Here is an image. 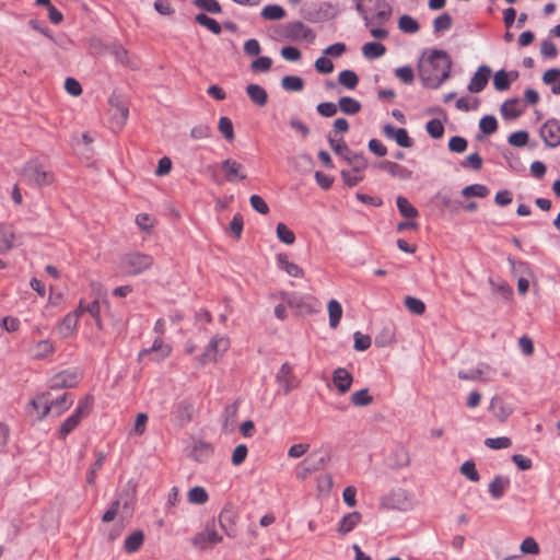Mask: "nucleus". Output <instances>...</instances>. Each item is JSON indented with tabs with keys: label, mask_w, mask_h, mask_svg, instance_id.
Listing matches in <instances>:
<instances>
[{
	"label": "nucleus",
	"mask_w": 560,
	"mask_h": 560,
	"mask_svg": "<svg viewBox=\"0 0 560 560\" xmlns=\"http://www.w3.org/2000/svg\"><path fill=\"white\" fill-rule=\"evenodd\" d=\"M451 66V59L444 50H432L428 59L419 65V73L423 85L431 89L441 86L450 77Z\"/></svg>",
	"instance_id": "1"
},
{
	"label": "nucleus",
	"mask_w": 560,
	"mask_h": 560,
	"mask_svg": "<svg viewBox=\"0 0 560 560\" xmlns=\"http://www.w3.org/2000/svg\"><path fill=\"white\" fill-rule=\"evenodd\" d=\"M276 37L280 40L313 43L316 34L301 21H293L279 25L276 30Z\"/></svg>",
	"instance_id": "2"
},
{
	"label": "nucleus",
	"mask_w": 560,
	"mask_h": 560,
	"mask_svg": "<svg viewBox=\"0 0 560 560\" xmlns=\"http://www.w3.org/2000/svg\"><path fill=\"white\" fill-rule=\"evenodd\" d=\"M93 406V397L86 395L82 398L75 408V410L61 423L58 438L65 440L77 427L80 424L83 418H85L91 411Z\"/></svg>",
	"instance_id": "3"
},
{
	"label": "nucleus",
	"mask_w": 560,
	"mask_h": 560,
	"mask_svg": "<svg viewBox=\"0 0 560 560\" xmlns=\"http://www.w3.org/2000/svg\"><path fill=\"white\" fill-rule=\"evenodd\" d=\"M133 505V494L129 491H121L117 494V498L109 504L108 509L102 516L104 523H109L115 520L116 516H120L122 520L130 517Z\"/></svg>",
	"instance_id": "4"
},
{
	"label": "nucleus",
	"mask_w": 560,
	"mask_h": 560,
	"mask_svg": "<svg viewBox=\"0 0 560 560\" xmlns=\"http://www.w3.org/2000/svg\"><path fill=\"white\" fill-rule=\"evenodd\" d=\"M153 261V257L149 254L132 252L121 257L120 268L128 276H137L150 269Z\"/></svg>",
	"instance_id": "5"
},
{
	"label": "nucleus",
	"mask_w": 560,
	"mask_h": 560,
	"mask_svg": "<svg viewBox=\"0 0 560 560\" xmlns=\"http://www.w3.org/2000/svg\"><path fill=\"white\" fill-rule=\"evenodd\" d=\"M22 177L26 184L33 186L49 185L54 180V175L47 172L38 160H32L26 163Z\"/></svg>",
	"instance_id": "6"
},
{
	"label": "nucleus",
	"mask_w": 560,
	"mask_h": 560,
	"mask_svg": "<svg viewBox=\"0 0 560 560\" xmlns=\"http://www.w3.org/2000/svg\"><path fill=\"white\" fill-rule=\"evenodd\" d=\"M229 348V338L222 335H215L211 338L202 354L199 357V363L205 365L217 362Z\"/></svg>",
	"instance_id": "7"
},
{
	"label": "nucleus",
	"mask_w": 560,
	"mask_h": 560,
	"mask_svg": "<svg viewBox=\"0 0 560 560\" xmlns=\"http://www.w3.org/2000/svg\"><path fill=\"white\" fill-rule=\"evenodd\" d=\"M282 300L300 314H311L316 311V300L308 295L281 292Z\"/></svg>",
	"instance_id": "8"
},
{
	"label": "nucleus",
	"mask_w": 560,
	"mask_h": 560,
	"mask_svg": "<svg viewBox=\"0 0 560 560\" xmlns=\"http://www.w3.org/2000/svg\"><path fill=\"white\" fill-rule=\"evenodd\" d=\"M222 540V536L218 533L214 522L208 523L205 529L191 539V544L200 550H206Z\"/></svg>",
	"instance_id": "9"
},
{
	"label": "nucleus",
	"mask_w": 560,
	"mask_h": 560,
	"mask_svg": "<svg viewBox=\"0 0 560 560\" xmlns=\"http://www.w3.org/2000/svg\"><path fill=\"white\" fill-rule=\"evenodd\" d=\"M82 374L78 369L65 370L49 378L48 385L51 389L74 387L81 380Z\"/></svg>",
	"instance_id": "10"
},
{
	"label": "nucleus",
	"mask_w": 560,
	"mask_h": 560,
	"mask_svg": "<svg viewBox=\"0 0 560 560\" xmlns=\"http://www.w3.org/2000/svg\"><path fill=\"white\" fill-rule=\"evenodd\" d=\"M540 137L549 148L560 145V121L558 119H548L540 128Z\"/></svg>",
	"instance_id": "11"
},
{
	"label": "nucleus",
	"mask_w": 560,
	"mask_h": 560,
	"mask_svg": "<svg viewBox=\"0 0 560 560\" xmlns=\"http://www.w3.org/2000/svg\"><path fill=\"white\" fill-rule=\"evenodd\" d=\"M382 132L387 139L394 140L399 147L410 148L413 144L405 128H396L390 124H386L383 126Z\"/></svg>",
	"instance_id": "12"
},
{
	"label": "nucleus",
	"mask_w": 560,
	"mask_h": 560,
	"mask_svg": "<svg viewBox=\"0 0 560 560\" xmlns=\"http://www.w3.org/2000/svg\"><path fill=\"white\" fill-rule=\"evenodd\" d=\"M493 417L499 422H504L513 412L514 406L500 396H494L489 406Z\"/></svg>",
	"instance_id": "13"
},
{
	"label": "nucleus",
	"mask_w": 560,
	"mask_h": 560,
	"mask_svg": "<svg viewBox=\"0 0 560 560\" xmlns=\"http://www.w3.org/2000/svg\"><path fill=\"white\" fill-rule=\"evenodd\" d=\"M381 505L387 510H406L408 505L407 494L404 490H394L385 495Z\"/></svg>",
	"instance_id": "14"
},
{
	"label": "nucleus",
	"mask_w": 560,
	"mask_h": 560,
	"mask_svg": "<svg viewBox=\"0 0 560 560\" xmlns=\"http://www.w3.org/2000/svg\"><path fill=\"white\" fill-rule=\"evenodd\" d=\"M491 69L488 66H480L468 83V91L471 93H479L483 91V89L488 84Z\"/></svg>",
	"instance_id": "15"
},
{
	"label": "nucleus",
	"mask_w": 560,
	"mask_h": 560,
	"mask_svg": "<svg viewBox=\"0 0 560 560\" xmlns=\"http://www.w3.org/2000/svg\"><path fill=\"white\" fill-rule=\"evenodd\" d=\"M276 381L284 395H288L296 387V383L289 363H283L277 373Z\"/></svg>",
	"instance_id": "16"
},
{
	"label": "nucleus",
	"mask_w": 560,
	"mask_h": 560,
	"mask_svg": "<svg viewBox=\"0 0 560 560\" xmlns=\"http://www.w3.org/2000/svg\"><path fill=\"white\" fill-rule=\"evenodd\" d=\"M192 413L194 405L186 399L176 402L173 409L174 421L180 427L187 424L191 420Z\"/></svg>",
	"instance_id": "17"
},
{
	"label": "nucleus",
	"mask_w": 560,
	"mask_h": 560,
	"mask_svg": "<svg viewBox=\"0 0 560 560\" xmlns=\"http://www.w3.org/2000/svg\"><path fill=\"white\" fill-rule=\"evenodd\" d=\"M109 104L112 106V114L110 118L115 126L118 128H121L129 116V109L128 107L117 97H110Z\"/></svg>",
	"instance_id": "18"
},
{
	"label": "nucleus",
	"mask_w": 560,
	"mask_h": 560,
	"mask_svg": "<svg viewBox=\"0 0 560 560\" xmlns=\"http://www.w3.org/2000/svg\"><path fill=\"white\" fill-rule=\"evenodd\" d=\"M221 167L225 172L229 182L244 180L247 177L244 166L235 160H224Z\"/></svg>",
	"instance_id": "19"
},
{
	"label": "nucleus",
	"mask_w": 560,
	"mask_h": 560,
	"mask_svg": "<svg viewBox=\"0 0 560 560\" xmlns=\"http://www.w3.org/2000/svg\"><path fill=\"white\" fill-rule=\"evenodd\" d=\"M332 383L339 394H346L352 386L353 376L345 368H337L332 372Z\"/></svg>",
	"instance_id": "20"
},
{
	"label": "nucleus",
	"mask_w": 560,
	"mask_h": 560,
	"mask_svg": "<svg viewBox=\"0 0 560 560\" xmlns=\"http://www.w3.org/2000/svg\"><path fill=\"white\" fill-rule=\"evenodd\" d=\"M55 352V343L50 339H43L34 342L30 349V354L37 360L48 358Z\"/></svg>",
	"instance_id": "21"
},
{
	"label": "nucleus",
	"mask_w": 560,
	"mask_h": 560,
	"mask_svg": "<svg viewBox=\"0 0 560 560\" xmlns=\"http://www.w3.org/2000/svg\"><path fill=\"white\" fill-rule=\"evenodd\" d=\"M378 167L386 171L393 177H397L402 180H407L412 177V171L396 162L383 161L378 164Z\"/></svg>",
	"instance_id": "22"
},
{
	"label": "nucleus",
	"mask_w": 560,
	"mask_h": 560,
	"mask_svg": "<svg viewBox=\"0 0 560 560\" xmlns=\"http://www.w3.org/2000/svg\"><path fill=\"white\" fill-rule=\"evenodd\" d=\"M79 320L78 312L68 313L58 326V331L61 338H69L74 335Z\"/></svg>",
	"instance_id": "23"
},
{
	"label": "nucleus",
	"mask_w": 560,
	"mask_h": 560,
	"mask_svg": "<svg viewBox=\"0 0 560 560\" xmlns=\"http://www.w3.org/2000/svg\"><path fill=\"white\" fill-rule=\"evenodd\" d=\"M30 406L37 412L38 419L43 420L50 415L51 406L49 405V393H40L31 401Z\"/></svg>",
	"instance_id": "24"
},
{
	"label": "nucleus",
	"mask_w": 560,
	"mask_h": 560,
	"mask_svg": "<svg viewBox=\"0 0 560 560\" xmlns=\"http://www.w3.org/2000/svg\"><path fill=\"white\" fill-rule=\"evenodd\" d=\"M277 267L280 270L287 272L290 277L293 278H303L304 271L303 269L293 261L289 260V257L285 254L277 255Z\"/></svg>",
	"instance_id": "25"
},
{
	"label": "nucleus",
	"mask_w": 560,
	"mask_h": 560,
	"mask_svg": "<svg viewBox=\"0 0 560 560\" xmlns=\"http://www.w3.org/2000/svg\"><path fill=\"white\" fill-rule=\"evenodd\" d=\"M152 352L156 353L158 360H163L171 354L172 347L165 343L161 337H156L150 348L140 351L139 357L141 358Z\"/></svg>",
	"instance_id": "26"
},
{
	"label": "nucleus",
	"mask_w": 560,
	"mask_h": 560,
	"mask_svg": "<svg viewBox=\"0 0 560 560\" xmlns=\"http://www.w3.org/2000/svg\"><path fill=\"white\" fill-rule=\"evenodd\" d=\"M392 8L385 0H374V14L370 16L369 24L376 22L383 24L389 20Z\"/></svg>",
	"instance_id": "27"
},
{
	"label": "nucleus",
	"mask_w": 560,
	"mask_h": 560,
	"mask_svg": "<svg viewBox=\"0 0 560 560\" xmlns=\"http://www.w3.org/2000/svg\"><path fill=\"white\" fill-rule=\"evenodd\" d=\"M73 404V398L70 394L63 393L56 399L49 397V405L51 406L50 413L55 417H59L67 411Z\"/></svg>",
	"instance_id": "28"
},
{
	"label": "nucleus",
	"mask_w": 560,
	"mask_h": 560,
	"mask_svg": "<svg viewBox=\"0 0 560 560\" xmlns=\"http://www.w3.org/2000/svg\"><path fill=\"white\" fill-rule=\"evenodd\" d=\"M246 94L249 97V100L259 107H264L268 102V93L259 84H248L246 86Z\"/></svg>",
	"instance_id": "29"
},
{
	"label": "nucleus",
	"mask_w": 560,
	"mask_h": 560,
	"mask_svg": "<svg viewBox=\"0 0 560 560\" xmlns=\"http://www.w3.org/2000/svg\"><path fill=\"white\" fill-rule=\"evenodd\" d=\"M362 515L359 512H351L346 514L338 525V532L341 535H346L352 532L357 525L361 522Z\"/></svg>",
	"instance_id": "30"
},
{
	"label": "nucleus",
	"mask_w": 560,
	"mask_h": 560,
	"mask_svg": "<svg viewBox=\"0 0 560 560\" xmlns=\"http://www.w3.org/2000/svg\"><path fill=\"white\" fill-rule=\"evenodd\" d=\"M509 486V478L503 476H495L493 480L489 483V493L493 499L498 500L502 498Z\"/></svg>",
	"instance_id": "31"
},
{
	"label": "nucleus",
	"mask_w": 560,
	"mask_h": 560,
	"mask_svg": "<svg viewBox=\"0 0 560 560\" xmlns=\"http://www.w3.org/2000/svg\"><path fill=\"white\" fill-rule=\"evenodd\" d=\"M14 231L11 225L0 224V253H5L13 247Z\"/></svg>",
	"instance_id": "32"
},
{
	"label": "nucleus",
	"mask_w": 560,
	"mask_h": 560,
	"mask_svg": "<svg viewBox=\"0 0 560 560\" xmlns=\"http://www.w3.org/2000/svg\"><path fill=\"white\" fill-rule=\"evenodd\" d=\"M386 52L383 44L376 42L365 43L362 46V54L366 59L373 60L382 57Z\"/></svg>",
	"instance_id": "33"
},
{
	"label": "nucleus",
	"mask_w": 560,
	"mask_h": 560,
	"mask_svg": "<svg viewBox=\"0 0 560 560\" xmlns=\"http://www.w3.org/2000/svg\"><path fill=\"white\" fill-rule=\"evenodd\" d=\"M340 110L346 115H355L361 110V103L353 97L342 96L338 101Z\"/></svg>",
	"instance_id": "34"
},
{
	"label": "nucleus",
	"mask_w": 560,
	"mask_h": 560,
	"mask_svg": "<svg viewBox=\"0 0 560 560\" xmlns=\"http://www.w3.org/2000/svg\"><path fill=\"white\" fill-rule=\"evenodd\" d=\"M542 81L547 85H551V92L553 94H560V69L552 68L548 69L544 75Z\"/></svg>",
	"instance_id": "35"
},
{
	"label": "nucleus",
	"mask_w": 560,
	"mask_h": 560,
	"mask_svg": "<svg viewBox=\"0 0 560 560\" xmlns=\"http://www.w3.org/2000/svg\"><path fill=\"white\" fill-rule=\"evenodd\" d=\"M328 316H329V326L330 328H337L341 316H342V306L337 300H330L327 305Z\"/></svg>",
	"instance_id": "36"
},
{
	"label": "nucleus",
	"mask_w": 560,
	"mask_h": 560,
	"mask_svg": "<svg viewBox=\"0 0 560 560\" xmlns=\"http://www.w3.org/2000/svg\"><path fill=\"white\" fill-rule=\"evenodd\" d=\"M345 161L351 166V171L354 173L362 174L363 171L368 167V161L362 153L352 151Z\"/></svg>",
	"instance_id": "37"
},
{
	"label": "nucleus",
	"mask_w": 560,
	"mask_h": 560,
	"mask_svg": "<svg viewBox=\"0 0 560 560\" xmlns=\"http://www.w3.org/2000/svg\"><path fill=\"white\" fill-rule=\"evenodd\" d=\"M281 86L285 91L300 92L304 88V81L299 75H285L281 80Z\"/></svg>",
	"instance_id": "38"
},
{
	"label": "nucleus",
	"mask_w": 560,
	"mask_h": 560,
	"mask_svg": "<svg viewBox=\"0 0 560 560\" xmlns=\"http://www.w3.org/2000/svg\"><path fill=\"white\" fill-rule=\"evenodd\" d=\"M338 82L348 90H354L359 83V77L352 70H342L338 75Z\"/></svg>",
	"instance_id": "39"
},
{
	"label": "nucleus",
	"mask_w": 560,
	"mask_h": 560,
	"mask_svg": "<svg viewBox=\"0 0 560 560\" xmlns=\"http://www.w3.org/2000/svg\"><path fill=\"white\" fill-rule=\"evenodd\" d=\"M396 205L400 214L405 218H416L419 214L418 210L404 196L397 197Z\"/></svg>",
	"instance_id": "40"
},
{
	"label": "nucleus",
	"mask_w": 560,
	"mask_h": 560,
	"mask_svg": "<svg viewBox=\"0 0 560 560\" xmlns=\"http://www.w3.org/2000/svg\"><path fill=\"white\" fill-rule=\"evenodd\" d=\"M517 100H508L501 105V114L505 119H514L517 118L522 112L517 107Z\"/></svg>",
	"instance_id": "41"
},
{
	"label": "nucleus",
	"mask_w": 560,
	"mask_h": 560,
	"mask_svg": "<svg viewBox=\"0 0 560 560\" xmlns=\"http://www.w3.org/2000/svg\"><path fill=\"white\" fill-rule=\"evenodd\" d=\"M373 401V397L369 394L368 388L357 390L351 394L350 402L355 407H365Z\"/></svg>",
	"instance_id": "42"
},
{
	"label": "nucleus",
	"mask_w": 560,
	"mask_h": 560,
	"mask_svg": "<svg viewBox=\"0 0 560 560\" xmlns=\"http://www.w3.org/2000/svg\"><path fill=\"white\" fill-rule=\"evenodd\" d=\"M398 27L400 31L407 34H415L419 31L420 25L416 19L410 15H401L398 22Z\"/></svg>",
	"instance_id": "43"
},
{
	"label": "nucleus",
	"mask_w": 560,
	"mask_h": 560,
	"mask_svg": "<svg viewBox=\"0 0 560 560\" xmlns=\"http://www.w3.org/2000/svg\"><path fill=\"white\" fill-rule=\"evenodd\" d=\"M261 16L266 20L277 21L285 16V11L278 4H268L262 9Z\"/></svg>",
	"instance_id": "44"
},
{
	"label": "nucleus",
	"mask_w": 560,
	"mask_h": 560,
	"mask_svg": "<svg viewBox=\"0 0 560 560\" xmlns=\"http://www.w3.org/2000/svg\"><path fill=\"white\" fill-rule=\"evenodd\" d=\"M144 536L143 533L138 530L129 535L125 540V549L127 552L131 553L137 551L141 545L143 544Z\"/></svg>",
	"instance_id": "45"
},
{
	"label": "nucleus",
	"mask_w": 560,
	"mask_h": 560,
	"mask_svg": "<svg viewBox=\"0 0 560 560\" xmlns=\"http://www.w3.org/2000/svg\"><path fill=\"white\" fill-rule=\"evenodd\" d=\"M196 22L207 27L211 33L215 35H219L222 32L221 25L214 19L208 16L205 13L197 14Z\"/></svg>",
	"instance_id": "46"
},
{
	"label": "nucleus",
	"mask_w": 560,
	"mask_h": 560,
	"mask_svg": "<svg viewBox=\"0 0 560 560\" xmlns=\"http://www.w3.org/2000/svg\"><path fill=\"white\" fill-rule=\"evenodd\" d=\"M187 498L191 504H205L209 495L205 488L196 486L188 491Z\"/></svg>",
	"instance_id": "47"
},
{
	"label": "nucleus",
	"mask_w": 560,
	"mask_h": 560,
	"mask_svg": "<svg viewBox=\"0 0 560 560\" xmlns=\"http://www.w3.org/2000/svg\"><path fill=\"white\" fill-rule=\"evenodd\" d=\"M462 194L466 198H469V197L485 198L488 196L489 189L487 186H485L482 184H472V185L466 186L462 190Z\"/></svg>",
	"instance_id": "48"
},
{
	"label": "nucleus",
	"mask_w": 560,
	"mask_h": 560,
	"mask_svg": "<svg viewBox=\"0 0 560 560\" xmlns=\"http://www.w3.org/2000/svg\"><path fill=\"white\" fill-rule=\"evenodd\" d=\"M511 79L509 78V73L505 70H499L494 73L493 77V85L498 91H505L511 85Z\"/></svg>",
	"instance_id": "49"
},
{
	"label": "nucleus",
	"mask_w": 560,
	"mask_h": 560,
	"mask_svg": "<svg viewBox=\"0 0 560 560\" xmlns=\"http://www.w3.org/2000/svg\"><path fill=\"white\" fill-rule=\"evenodd\" d=\"M485 445L491 450H503L510 447L512 445V441L508 436L487 438L485 440Z\"/></svg>",
	"instance_id": "50"
},
{
	"label": "nucleus",
	"mask_w": 560,
	"mask_h": 560,
	"mask_svg": "<svg viewBox=\"0 0 560 560\" xmlns=\"http://www.w3.org/2000/svg\"><path fill=\"white\" fill-rule=\"evenodd\" d=\"M425 130L433 139H440L444 135V126L440 119H431L425 125Z\"/></svg>",
	"instance_id": "51"
},
{
	"label": "nucleus",
	"mask_w": 560,
	"mask_h": 560,
	"mask_svg": "<svg viewBox=\"0 0 560 560\" xmlns=\"http://www.w3.org/2000/svg\"><path fill=\"white\" fill-rule=\"evenodd\" d=\"M277 237L284 244L291 245L295 241L294 233L284 224L278 223L276 228Z\"/></svg>",
	"instance_id": "52"
},
{
	"label": "nucleus",
	"mask_w": 560,
	"mask_h": 560,
	"mask_svg": "<svg viewBox=\"0 0 560 560\" xmlns=\"http://www.w3.org/2000/svg\"><path fill=\"white\" fill-rule=\"evenodd\" d=\"M405 306L409 312L416 315H422L425 312L424 303L420 299L413 296L405 298Z\"/></svg>",
	"instance_id": "53"
},
{
	"label": "nucleus",
	"mask_w": 560,
	"mask_h": 560,
	"mask_svg": "<svg viewBox=\"0 0 560 560\" xmlns=\"http://www.w3.org/2000/svg\"><path fill=\"white\" fill-rule=\"evenodd\" d=\"M218 129L226 140L231 141L234 139L233 124L229 117L223 116L219 119Z\"/></svg>",
	"instance_id": "54"
},
{
	"label": "nucleus",
	"mask_w": 560,
	"mask_h": 560,
	"mask_svg": "<svg viewBox=\"0 0 560 560\" xmlns=\"http://www.w3.org/2000/svg\"><path fill=\"white\" fill-rule=\"evenodd\" d=\"M479 128L486 135L493 133L498 128L497 118L492 115L483 116L479 121Z\"/></svg>",
	"instance_id": "55"
},
{
	"label": "nucleus",
	"mask_w": 560,
	"mask_h": 560,
	"mask_svg": "<svg viewBox=\"0 0 560 560\" xmlns=\"http://www.w3.org/2000/svg\"><path fill=\"white\" fill-rule=\"evenodd\" d=\"M191 453L197 460H202L212 453V447L209 443L198 442L194 445Z\"/></svg>",
	"instance_id": "56"
},
{
	"label": "nucleus",
	"mask_w": 560,
	"mask_h": 560,
	"mask_svg": "<svg viewBox=\"0 0 560 560\" xmlns=\"http://www.w3.org/2000/svg\"><path fill=\"white\" fill-rule=\"evenodd\" d=\"M452 26V18L448 13H443L434 19L433 28L434 32L441 33L448 31Z\"/></svg>",
	"instance_id": "57"
},
{
	"label": "nucleus",
	"mask_w": 560,
	"mask_h": 560,
	"mask_svg": "<svg viewBox=\"0 0 560 560\" xmlns=\"http://www.w3.org/2000/svg\"><path fill=\"white\" fill-rule=\"evenodd\" d=\"M460 472L470 481L477 482L480 479L479 472L476 469V465L471 460H466L460 466Z\"/></svg>",
	"instance_id": "58"
},
{
	"label": "nucleus",
	"mask_w": 560,
	"mask_h": 560,
	"mask_svg": "<svg viewBox=\"0 0 560 560\" xmlns=\"http://www.w3.org/2000/svg\"><path fill=\"white\" fill-rule=\"evenodd\" d=\"M272 66V59L267 56H260L254 60L250 65V69L254 72H267Z\"/></svg>",
	"instance_id": "59"
},
{
	"label": "nucleus",
	"mask_w": 560,
	"mask_h": 560,
	"mask_svg": "<svg viewBox=\"0 0 560 560\" xmlns=\"http://www.w3.org/2000/svg\"><path fill=\"white\" fill-rule=\"evenodd\" d=\"M508 142L516 148L525 147L528 142V132L525 130L515 131L509 136Z\"/></svg>",
	"instance_id": "60"
},
{
	"label": "nucleus",
	"mask_w": 560,
	"mask_h": 560,
	"mask_svg": "<svg viewBox=\"0 0 560 560\" xmlns=\"http://www.w3.org/2000/svg\"><path fill=\"white\" fill-rule=\"evenodd\" d=\"M329 143L331 149L335 151L336 154H338L340 158L346 160L349 154L352 152L349 147L346 144L343 140H336L332 138H329Z\"/></svg>",
	"instance_id": "61"
},
{
	"label": "nucleus",
	"mask_w": 560,
	"mask_h": 560,
	"mask_svg": "<svg viewBox=\"0 0 560 560\" xmlns=\"http://www.w3.org/2000/svg\"><path fill=\"white\" fill-rule=\"evenodd\" d=\"M315 69L323 74H328L334 71V63L325 55L318 57L314 63Z\"/></svg>",
	"instance_id": "62"
},
{
	"label": "nucleus",
	"mask_w": 560,
	"mask_h": 560,
	"mask_svg": "<svg viewBox=\"0 0 560 560\" xmlns=\"http://www.w3.org/2000/svg\"><path fill=\"white\" fill-rule=\"evenodd\" d=\"M195 5L213 14L221 12V5L217 0H195Z\"/></svg>",
	"instance_id": "63"
},
{
	"label": "nucleus",
	"mask_w": 560,
	"mask_h": 560,
	"mask_svg": "<svg viewBox=\"0 0 560 560\" xmlns=\"http://www.w3.org/2000/svg\"><path fill=\"white\" fill-rule=\"evenodd\" d=\"M467 145V140L460 136H454L448 141L450 151L455 153H463L464 151H466Z\"/></svg>",
	"instance_id": "64"
}]
</instances>
